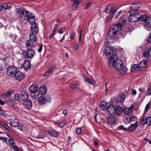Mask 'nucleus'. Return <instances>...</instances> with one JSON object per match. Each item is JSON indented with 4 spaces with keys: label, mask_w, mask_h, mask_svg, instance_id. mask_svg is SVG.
I'll use <instances>...</instances> for the list:
<instances>
[{
    "label": "nucleus",
    "mask_w": 151,
    "mask_h": 151,
    "mask_svg": "<svg viewBox=\"0 0 151 151\" xmlns=\"http://www.w3.org/2000/svg\"><path fill=\"white\" fill-rule=\"evenodd\" d=\"M122 110L121 107L118 106L115 109V112L117 115H119L122 113Z\"/></svg>",
    "instance_id": "obj_32"
},
{
    "label": "nucleus",
    "mask_w": 151,
    "mask_h": 151,
    "mask_svg": "<svg viewBox=\"0 0 151 151\" xmlns=\"http://www.w3.org/2000/svg\"><path fill=\"white\" fill-rule=\"evenodd\" d=\"M91 5V4L90 3H88L87 4L86 6L85 7V9H87L88 7H90Z\"/></svg>",
    "instance_id": "obj_61"
},
{
    "label": "nucleus",
    "mask_w": 151,
    "mask_h": 151,
    "mask_svg": "<svg viewBox=\"0 0 151 151\" xmlns=\"http://www.w3.org/2000/svg\"><path fill=\"white\" fill-rule=\"evenodd\" d=\"M110 106V104L109 103L103 101L101 104L100 108L102 110L106 111L107 110L108 108Z\"/></svg>",
    "instance_id": "obj_13"
},
{
    "label": "nucleus",
    "mask_w": 151,
    "mask_h": 151,
    "mask_svg": "<svg viewBox=\"0 0 151 151\" xmlns=\"http://www.w3.org/2000/svg\"><path fill=\"white\" fill-rule=\"evenodd\" d=\"M18 129L21 131H22L23 129V125H20L19 126Z\"/></svg>",
    "instance_id": "obj_63"
},
{
    "label": "nucleus",
    "mask_w": 151,
    "mask_h": 151,
    "mask_svg": "<svg viewBox=\"0 0 151 151\" xmlns=\"http://www.w3.org/2000/svg\"><path fill=\"white\" fill-rule=\"evenodd\" d=\"M107 110L108 111L109 114H112L115 112V108L112 106H110Z\"/></svg>",
    "instance_id": "obj_35"
},
{
    "label": "nucleus",
    "mask_w": 151,
    "mask_h": 151,
    "mask_svg": "<svg viewBox=\"0 0 151 151\" xmlns=\"http://www.w3.org/2000/svg\"><path fill=\"white\" fill-rule=\"evenodd\" d=\"M108 64L110 68L114 67L115 70L121 71L120 73L122 74V72L125 73L128 71L127 67L124 66V64L121 60L118 59V57L115 59H110L108 60Z\"/></svg>",
    "instance_id": "obj_1"
},
{
    "label": "nucleus",
    "mask_w": 151,
    "mask_h": 151,
    "mask_svg": "<svg viewBox=\"0 0 151 151\" xmlns=\"http://www.w3.org/2000/svg\"><path fill=\"white\" fill-rule=\"evenodd\" d=\"M45 135L43 132H40L39 133V134H38L36 137L38 139L43 138L45 137Z\"/></svg>",
    "instance_id": "obj_40"
},
{
    "label": "nucleus",
    "mask_w": 151,
    "mask_h": 151,
    "mask_svg": "<svg viewBox=\"0 0 151 151\" xmlns=\"http://www.w3.org/2000/svg\"><path fill=\"white\" fill-rule=\"evenodd\" d=\"M125 98V95L124 93L121 94L119 97L117 99V101L119 103H123Z\"/></svg>",
    "instance_id": "obj_30"
},
{
    "label": "nucleus",
    "mask_w": 151,
    "mask_h": 151,
    "mask_svg": "<svg viewBox=\"0 0 151 151\" xmlns=\"http://www.w3.org/2000/svg\"><path fill=\"white\" fill-rule=\"evenodd\" d=\"M112 8V6L111 5L109 6L106 8V10L105 12L106 13H108L110 11L111 9Z\"/></svg>",
    "instance_id": "obj_46"
},
{
    "label": "nucleus",
    "mask_w": 151,
    "mask_h": 151,
    "mask_svg": "<svg viewBox=\"0 0 151 151\" xmlns=\"http://www.w3.org/2000/svg\"><path fill=\"white\" fill-rule=\"evenodd\" d=\"M145 28L147 30L151 29V18H148L147 21L145 22L144 25Z\"/></svg>",
    "instance_id": "obj_18"
},
{
    "label": "nucleus",
    "mask_w": 151,
    "mask_h": 151,
    "mask_svg": "<svg viewBox=\"0 0 151 151\" xmlns=\"http://www.w3.org/2000/svg\"><path fill=\"white\" fill-rule=\"evenodd\" d=\"M69 87L73 90L76 89L77 88V86L76 84L70 85Z\"/></svg>",
    "instance_id": "obj_50"
},
{
    "label": "nucleus",
    "mask_w": 151,
    "mask_h": 151,
    "mask_svg": "<svg viewBox=\"0 0 151 151\" xmlns=\"http://www.w3.org/2000/svg\"><path fill=\"white\" fill-rule=\"evenodd\" d=\"M81 127L78 128L76 129V133L77 135H79L81 134Z\"/></svg>",
    "instance_id": "obj_49"
},
{
    "label": "nucleus",
    "mask_w": 151,
    "mask_h": 151,
    "mask_svg": "<svg viewBox=\"0 0 151 151\" xmlns=\"http://www.w3.org/2000/svg\"><path fill=\"white\" fill-rule=\"evenodd\" d=\"M43 45L41 44L40 45L39 48L37 49V51L39 52H40L42 49Z\"/></svg>",
    "instance_id": "obj_58"
},
{
    "label": "nucleus",
    "mask_w": 151,
    "mask_h": 151,
    "mask_svg": "<svg viewBox=\"0 0 151 151\" xmlns=\"http://www.w3.org/2000/svg\"><path fill=\"white\" fill-rule=\"evenodd\" d=\"M147 42H149V43H150L151 42V34L150 33L147 39L146 40Z\"/></svg>",
    "instance_id": "obj_54"
},
{
    "label": "nucleus",
    "mask_w": 151,
    "mask_h": 151,
    "mask_svg": "<svg viewBox=\"0 0 151 151\" xmlns=\"http://www.w3.org/2000/svg\"><path fill=\"white\" fill-rule=\"evenodd\" d=\"M121 29V25L120 23H118L110 29L108 33V35L110 39L112 40V42L116 41L118 39V37L117 36V33Z\"/></svg>",
    "instance_id": "obj_3"
},
{
    "label": "nucleus",
    "mask_w": 151,
    "mask_h": 151,
    "mask_svg": "<svg viewBox=\"0 0 151 151\" xmlns=\"http://www.w3.org/2000/svg\"><path fill=\"white\" fill-rule=\"evenodd\" d=\"M145 141L146 143H149L150 144H151V141L149 139L146 138H145Z\"/></svg>",
    "instance_id": "obj_62"
},
{
    "label": "nucleus",
    "mask_w": 151,
    "mask_h": 151,
    "mask_svg": "<svg viewBox=\"0 0 151 151\" xmlns=\"http://www.w3.org/2000/svg\"><path fill=\"white\" fill-rule=\"evenodd\" d=\"M129 20L132 22H136L140 20V16L137 13L132 14L130 15Z\"/></svg>",
    "instance_id": "obj_8"
},
{
    "label": "nucleus",
    "mask_w": 151,
    "mask_h": 151,
    "mask_svg": "<svg viewBox=\"0 0 151 151\" xmlns=\"http://www.w3.org/2000/svg\"><path fill=\"white\" fill-rule=\"evenodd\" d=\"M55 67L53 66L50 67L44 74V76H49L54 69Z\"/></svg>",
    "instance_id": "obj_27"
},
{
    "label": "nucleus",
    "mask_w": 151,
    "mask_h": 151,
    "mask_svg": "<svg viewBox=\"0 0 151 151\" xmlns=\"http://www.w3.org/2000/svg\"><path fill=\"white\" fill-rule=\"evenodd\" d=\"M5 113L2 110L1 108V109L0 110V115L4 116L5 115Z\"/></svg>",
    "instance_id": "obj_59"
},
{
    "label": "nucleus",
    "mask_w": 151,
    "mask_h": 151,
    "mask_svg": "<svg viewBox=\"0 0 151 151\" xmlns=\"http://www.w3.org/2000/svg\"><path fill=\"white\" fill-rule=\"evenodd\" d=\"M6 71L8 76H14L17 71V69L15 67L11 66L6 68Z\"/></svg>",
    "instance_id": "obj_7"
},
{
    "label": "nucleus",
    "mask_w": 151,
    "mask_h": 151,
    "mask_svg": "<svg viewBox=\"0 0 151 151\" xmlns=\"http://www.w3.org/2000/svg\"><path fill=\"white\" fill-rule=\"evenodd\" d=\"M137 121L135 122V124H132L127 129V131L130 132H133L138 127L137 124Z\"/></svg>",
    "instance_id": "obj_20"
},
{
    "label": "nucleus",
    "mask_w": 151,
    "mask_h": 151,
    "mask_svg": "<svg viewBox=\"0 0 151 151\" xmlns=\"http://www.w3.org/2000/svg\"><path fill=\"white\" fill-rule=\"evenodd\" d=\"M147 61L144 60L140 63L138 66L140 68H145L147 66Z\"/></svg>",
    "instance_id": "obj_31"
},
{
    "label": "nucleus",
    "mask_w": 151,
    "mask_h": 151,
    "mask_svg": "<svg viewBox=\"0 0 151 151\" xmlns=\"http://www.w3.org/2000/svg\"><path fill=\"white\" fill-rule=\"evenodd\" d=\"M38 102L41 105L45 104L47 102V99L43 96H40L38 99Z\"/></svg>",
    "instance_id": "obj_28"
},
{
    "label": "nucleus",
    "mask_w": 151,
    "mask_h": 151,
    "mask_svg": "<svg viewBox=\"0 0 151 151\" xmlns=\"http://www.w3.org/2000/svg\"><path fill=\"white\" fill-rule=\"evenodd\" d=\"M134 107V106L132 105L128 108L125 107L123 110L124 113L126 115H131Z\"/></svg>",
    "instance_id": "obj_11"
},
{
    "label": "nucleus",
    "mask_w": 151,
    "mask_h": 151,
    "mask_svg": "<svg viewBox=\"0 0 151 151\" xmlns=\"http://www.w3.org/2000/svg\"><path fill=\"white\" fill-rule=\"evenodd\" d=\"M118 129L119 130H123L124 131H127V129L124 127L122 125H120L118 127Z\"/></svg>",
    "instance_id": "obj_47"
},
{
    "label": "nucleus",
    "mask_w": 151,
    "mask_h": 151,
    "mask_svg": "<svg viewBox=\"0 0 151 151\" xmlns=\"http://www.w3.org/2000/svg\"><path fill=\"white\" fill-rule=\"evenodd\" d=\"M132 93L133 95H136L137 94L136 91L135 89H133L132 91Z\"/></svg>",
    "instance_id": "obj_60"
},
{
    "label": "nucleus",
    "mask_w": 151,
    "mask_h": 151,
    "mask_svg": "<svg viewBox=\"0 0 151 151\" xmlns=\"http://www.w3.org/2000/svg\"><path fill=\"white\" fill-rule=\"evenodd\" d=\"M4 129H5L7 131H9V132H11V129L9 127L8 125L7 124H5L3 126Z\"/></svg>",
    "instance_id": "obj_43"
},
{
    "label": "nucleus",
    "mask_w": 151,
    "mask_h": 151,
    "mask_svg": "<svg viewBox=\"0 0 151 151\" xmlns=\"http://www.w3.org/2000/svg\"><path fill=\"white\" fill-rule=\"evenodd\" d=\"M130 117H126L124 119V122L126 124H128L130 123Z\"/></svg>",
    "instance_id": "obj_48"
},
{
    "label": "nucleus",
    "mask_w": 151,
    "mask_h": 151,
    "mask_svg": "<svg viewBox=\"0 0 151 151\" xmlns=\"http://www.w3.org/2000/svg\"><path fill=\"white\" fill-rule=\"evenodd\" d=\"M27 51L23 52V55L25 59H30L33 58L35 54L34 50L32 48H27Z\"/></svg>",
    "instance_id": "obj_5"
},
{
    "label": "nucleus",
    "mask_w": 151,
    "mask_h": 151,
    "mask_svg": "<svg viewBox=\"0 0 151 151\" xmlns=\"http://www.w3.org/2000/svg\"><path fill=\"white\" fill-rule=\"evenodd\" d=\"M24 68L25 69H28L31 67V64L29 61V60H25L22 65Z\"/></svg>",
    "instance_id": "obj_23"
},
{
    "label": "nucleus",
    "mask_w": 151,
    "mask_h": 151,
    "mask_svg": "<svg viewBox=\"0 0 151 151\" xmlns=\"http://www.w3.org/2000/svg\"><path fill=\"white\" fill-rule=\"evenodd\" d=\"M79 3V1H74L72 7V9L73 10H75L76 9L77 7L78 6Z\"/></svg>",
    "instance_id": "obj_34"
},
{
    "label": "nucleus",
    "mask_w": 151,
    "mask_h": 151,
    "mask_svg": "<svg viewBox=\"0 0 151 151\" xmlns=\"http://www.w3.org/2000/svg\"><path fill=\"white\" fill-rule=\"evenodd\" d=\"M14 78L16 80L21 81L24 77L23 73L21 71H17L14 76Z\"/></svg>",
    "instance_id": "obj_12"
},
{
    "label": "nucleus",
    "mask_w": 151,
    "mask_h": 151,
    "mask_svg": "<svg viewBox=\"0 0 151 151\" xmlns=\"http://www.w3.org/2000/svg\"><path fill=\"white\" fill-rule=\"evenodd\" d=\"M82 29H81V33L80 35L79 36V42L77 44L74 46L73 48L75 50H77L80 47V45L81 44V34L82 32Z\"/></svg>",
    "instance_id": "obj_26"
},
{
    "label": "nucleus",
    "mask_w": 151,
    "mask_h": 151,
    "mask_svg": "<svg viewBox=\"0 0 151 151\" xmlns=\"http://www.w3.org/2000/svg\"><path fill=\"white\" fill-rule=\"evenodd\" d=\"M47 91V88L46 86H40L39 88V92L40 93L43 95L46 93Z\"/></svg>",
    "instance_id": "obj_25"
},
{
    "label": "nucleus",
    "mask_w": 151,
    "mask_h": 151,
    "mask_svg": "<svg viewBox=\"0 0 151 151\" xmlns=\"http://www.w3.org/2000/svg\"><path fill=\"white\" fill-rule=\"evenodd\" d=\"M38 87L37 85L35 84H33L30 86L29 89L31 93V96L32 98L35 99L38 97V94L36 95L35 93L38 90Z\"/></svg>",
    "instance_id": "obj_6"
},
{
    "label": "nucleus",
    "mask_w": 151,
    "mask_h": 151,
    "mask_svg": "<svg viewBox=\"0 0 151 151\" xmlns=\"http://www.w3.org/2000/svg\"><path fill=\"white\" fill-rule=\"evenodd\" d=\"M49 134L52 136L56 137H57V132L54 130H52L49 131Z\"/></svg>",
    "instance_id": "obj_39"
},
{
    "label": "nucleus",
    "mask_w": 151,
    "mask_h": 151,
    "mask_svg": "<svg viewBox=\"0 0 151 151\" xmlns=\"http://www.w3.org/2000/svg\"><path fill=\"white\" fill-rule=\"evenodd\" d=\"M75 34L76 33L74 31H72L71 32V36L70 37V38L72 39H74Z\"/></svg>",
    "instance_id": "obj_55"
},
{
    "label": "nucleus",
    "mask_w": 151,
    "mask_h": 151,
    "mask_svg": "<svg viewBox=\"0 0 151 151\" xmlns=\"http://www.w3.org/2000/svg\"><path fill=\"white\" fill-rule=\"evenodd\" d=\"M143 55L146 58L148 56L151 57V45L149 48H146L144 50Z\"/></svg>",
    "instance_id": "obj_16"
},
{
    "label": "nucleus",
    "mask_w": 151,
    "mask_h": 151,
    "mask_svg": "<svg viewBox=\"0 0 151 151\" xmlns=\"http://www.w3.org/2000/svg\"><path fill=\"white\" fill-rule=\"evenodd\" d=\"M35 19H34V21L33 22H29L30 24H31V29L32 32L31 33H33L35 34L37 33L38 32V28L37 27V24L35 23Z\"/></svg>",
    "instance_id": "obj_10"
},
{
    "label": "nucleus",
    "mask_w": 151,
    "mask_h": 151,
    "mask_svg": "<svg viewBox=\"0 0 151 151\" xmlns=\"http://www.w3.org/2000/svg\"><path fill=\"white\" fill-rule=\"evenodd\" d=\"M111 102H112V105L113 106H115L116 104V103H117V101L116 99V98H113L111 99Z\"/></svg>",
    "instance_id": "obj_45"
},
{
    "label": "nucleus",
    "mask_w": 151,
    "mask_h": 151,
    "mask_svg": "<svg viewBox=\"0 0 151 151\" xmlns=\"http://www.w3.org/2000/svg\"><path fill=\"white\" fill-rule=\"evenodd\" d=\"M56 31H57V27L56 26H55L54 27L53 30L52 31V32L51 33V35L50 36V37H52L53 36L55 35V33L56 32Z\"/></svg>",
    "instance_id": "obj_44"
},
{
    "label": "nucleus",
    "mask_w": 151,
    "mask_h": 151,
    "mask_svg": "<svg viewBox=\"0 0 151 151\" xmlns=\"http://www.w3.org/2000/svg\"><path fill=\"white\" fill-rule=\"evenodd\" d=\"M141 124L144 125L147 124L150 125L151 124V116H150L147 118L144 117L141 122Z\"/></svg>",
    "instance_id": "obj_14"
},
{
    "label": "nucleus",
    "mask_w": 151,
    "mask_h": 151,
    "mask_svg": "<svg viewBox=\"0 0 151 151\" xmlns=\"http://www.w3.org/2000/svg\"><path fill=\"white\" fill-rule=\"evenodd\" d=\"M20 96L21 97V100L25 101L28 98V93L25 90H23L21 92Z\"/></svg>",
    "instance_id": "obj_17"
},
{
    "label": "nucleus",
    "mask_w": 151,
    "mask_h": 151,
    "mask_svg": "<svg viewBox=\"0 0 151 151\" xmlns=\"http://www.w3.org/2000/svg\"><path fill=\"white\" fill-rule=\"evenodd\" d=\"M17 12L21 14L22 19L27 20L28 22H33L34 21V17L33 14L30 13L28 11L22 10L20 8L17 9Z\"/></svg>",
    "instance_id": "obj_2"
},
{
    "label": "nucleus",
    "mask_w": 151,
    "mask_h": 151,
    "mask_svg": "<svg viewBox=\"0 0 151 151\" xmlns=\"http://www.w3.org/2000/svg\"><path fill=\"white\" fill-rule=\"evenodd\" d=\"M140 19L142 21L145 22L147 21L148 18H150V17H147V15H143L142 16H140Z\"/></svg>",
    "instance_id": "obj_37"
},
{
    "label": "nucleus",
    "mask_w": 151,
    "mask_h": 151,
    "mask_svg": "<svg viewBox=\"0 0 151 151\" xmlns=\"http://www.w3.org/2000/svg\"><path fill=\"white\" fill-rule=\"evenodd\" d=\"M130 122L135 121H137L136 118L134 116L130 117Z\"/></svg>",
    "instance_id": "obj_52"
},
{
    "label": "nucleus",
    "mask_w": 151,
    "mask_h": 151,
    "mask_svg": "<svg viewBox=\"0 0 151 151\" xmlns=\"http://www.w3.org/2000/svg\"><path fill=\"white\" fill-rule=\"evenodd\" d=\"M12 148L14 151H19V148L16 146H13Z\"/></svg>",
    "instance_id": "obj_53"
},
{
    "label": "nucleus",
    "mask_w": 151,
    "mask_h": 151,
    "mask_svg": "<svg viewBox=\"0 0 151 151\" xmlns=\"http://www.w3.org/2000/svg\"><path fill=\"white\" fill-rule=\"evenodd\" d=\"M138 65L134 64L131 66V70L132 72H135L140 70Z\"/></svg>",
    "instance_id": "obj_29"
},
{
    "label": "nucleus",
    "mask_w": 151,
    "mask_h": 151,
    "mask_svg": "<svg viewBox=\"0 0 151 151\" xmlns=\"http://www.w3.org/2000/svg\"><path fill=\"white\" fill-rule=\"evenodd\" d=\"M122 22L123 25L125 24L126 23V19L125 18H123V19H120V22Z\"/></svg>",
    "instance_id": "obj_51"
},
{
    "label": "nucleus",
    "mask_w": 151,
    "mask_h": 151,
    "mask_svg": "<svg viewBox=\"0 0 151 151\" xmlns=\"http://www.w3.org/2000/svg\"><path fill=\"white\" fill-rule=\"evenodd\" d=\"M9 122L10 125L14 127H17L20 124L19 121L15 118L10 119Z\"/></svg>",
    "instance_id": "obj_15"
},
{
    "label": "nucleus",
    "mask_w": 151,
    "mask_h": 151,
    "mask_svg": "<svg viewBox=\"0 0 151 151\" xmlns=\"http://www.w3.org/2000/svg\"><path fill=\"white\" fill-rule=\"evenodd\" d=\"M65 122L64 121H62L60 123L58 124L61 127H63L65 125Z\"/></svg>",
    "instance_id": "obj_56"
},
{
    "label": "nucleus",
    "mask_w": 151,
    "mask_h": 151,
    "mask_svg": "<svg viewBox=\"0 0 151 151\" xmlns=\"http://www.w3.org/2000/svg\"><path fill=\"white\" fill-rule=\"evenodd\" d=\"M84 80L85 81H86L89 83L91 84H93L95 83V81L93 79H90L87 77L84 78Z\"/></svg>",
    "instance_id": "obj_33"
},
{
    "label": "nucleus",
    "mask_w": 151,
    "mask_h": 151,
    "mask_svg": "<svg viewBox=\"0 0 151 151\" xmlns=\"http://www.w3.org/2000/svg\"><path fill=\"white\" fill-rule=\"evenodd\" d=\"M26 48L31 49L35 47L37 44L29 40H27L25 43Z\"/></svg>",
    "instance_id": "obj_19"
},
{
    "label": "nucleus",
    "mask_w": 151,
    "mask_h": 151,
    "mask_svg": "<svg viewBox=\"0 0 151 151\" xmlns=\"http://www.w3.org/2000/svg\"><path fill=\"white\" fill-rule=\"evenodd\" d=\"M8 136L10 138L8 140L9 143L12 147L15 144V143L13 141L14 138L13 137L9 136Z\"/></svg>",
    "instance_id": "obj_38"
},
{
    "label": "nucleus",
    "mask_w": 151,
    "mask_h": 151,
    "mask_svg": "<svg viewBox=\"0 0 151 151\" xmlns=\"http://www.w3.org/2000/svg\"><path fill=\"white\" fill-rule=\"evenodd\" d=\"M116 11V9L115 8H114L113 9H112V10L111 11V12L112 14H114L115 13Z\"/></svg>",
    "instance_id": "obj_64"
},
{
    "label": "nucleus",
    "mask_w": 151,
    "mask_h": 151,
    "mask_svg": "<svg viewBox=\"0 0 151 151\" xmlns=\"http://www.w3.org/2000/svg\"><path fill=\"white\" fill-rule=\"evenodd\" d=\"M14 97L16 100L18 101L21 100V97L20 96V94H18L17 93L14 94Z\"/></svg>",
    "instance_id": "obj_42"
},
{
    "label": "nucleus",
    "mask_w": 151,
    "mask_h": 151,
    "mask_svg": "<svg viewBox=\"0 0 151 151\" xmlns=\"http://www.w3.org/2000/svg\"><path fill=\"white\" fill-rule=\"evenodd\" d=\"M10 94L11 92L10 91H7L4 93L3 96L6 103L8 104V105L12 106V104L11 103V99L9 98Z\"/></svg>",
    "instance_id": "obj_9"
},
{
    "label": "nucleus",
    "mask_w": 151,
    "mask_h": 151,
    "mask_svg": "<svg viewBox=\"0 0 151 151\" xmlns=\"http://www.w3.org/2000/svg\"><path fill=\"white\" fill-rule=\"evenodd\" d=\"M24 105L27 109H30L32 106V101L30 100H27L24 102Z\"/></svg>",
    "instance_id": "obj_24"
},
{
    "label": "nucleus",
    "mask_w": 151,
    "mask_h": 151,
    "mask_svg": "<svg viewBox=\"0 0 151 151\" xmlns=\"http://www.w3.org/2000/svg\"><path fill=\"white\" fill-rule=\"evenodd\" d=\"M65 30V29L64 28H62L58 31V32L60 34L63 33L64 32Z\"/></svg>",
    "instance_id": "obj_57"
},
{
    "label": "nucleus",
    "mask_w": 151,
    "mask_h": 151,
    "mask_svg": "<svg viewBox=\"0 0 151 151\" xmlns=\"http://www.w3.org/2000/svg\"><path fill=\"white\" fill-rule=\"evenodd\" d=\"M2 8H3L5 9H9L11 7V5L6 3H4L2 4Z\"/></svg>",
    "instance_id": "obj_41"
},
{
    "label": "nucleus",
    "mask_w": 151,
    "mask_h": 151,
    "mask_svg": "<svg viewBox=\"0 0 151 151\" xmlns=\"http://www.w3.org/2000/svg\"><path fill=\"white\" fill-rule=\"evenodd\" d=\"M104 53L107 58L110 57L108 60L111 58L116 59L118 57L115 50L111 47H106L104 50Z\"/></svg>",
    "instance_id": "obj_4"
},
{
    "label": "nucleus",
    "mask_w": 151,
    "mask_h": 151,
    "mask_svg": "<svg viewBox=\"0 0 151 151\" xmlns=\"http://www.w3.org/2000/svg\"><path fill=\"white\" fill-rule=\"evenodd\" d=\"M29 40L37 44V39L35 34L33 33H30L29 35Z\"/></svg>",
    "instance_id": "obj_21"
},
{
    "label": "nucleus",
    "mask_w": 151,
    "mask_h": 151,
    "mask_svg": "<svg viewBox=\"0 0 151 151\" xmlns=\"http://www.w3.org/2000/svg\"><path fill=\"white\" fill-rule=\"evenodd\" d=\"M107 119L108 122L111 124H115L117 122L116 118L113 116H109Z\"/></svg>",
    "instance_id": "obj_22"
},
{
    "label": "nucleus",
    "mask_w": 151,
    "mask_h": 151,
    "mask_svg": "<svg viewBox=\"0 0 151 151\" xmlns=\"http://www.w3.org/2000/svg\"><path fill=\"white\" fill-rule=\"evenodd\" d=\"M151 109V104L150 103H149L146 105L143 114H145L148 109Z\"/></svg>",
    "instance_id": "obj_36"
}]
</instances>
